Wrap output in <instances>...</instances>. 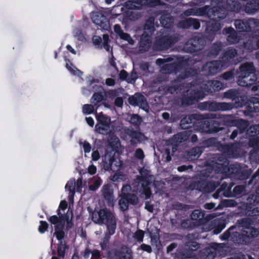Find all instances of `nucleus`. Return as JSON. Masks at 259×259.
Wrapping results in <instances>:
<instances>
[{"instance_id":"nucleus-36","label":"nucleus","mask_w":259,"mask_h":259,"mask_svg":"<svg viewBox=\"0 0 259 259\" xmlns=\"http://www.w3.org/2000/svg\"><path fill=\"white\" fill-rule=\"evenodd\" d=\"M180 100L181 105L185 107L192 105L196 102L191 91L182 94Z\"/></svg>"},{"instance_id":"nucleus-23","label":"nucleus","mask_w":259,"mask_h":259,"mask_svg":"<svg viewBox=\"0 0 259 259\" xmlns=\"http://www.w3.org/2000/svg\"><path fill=\"white\" fill-rule=\"evenodd\" d=\"M210 10V7L209 6H205L204 7L197 8H191L185 10L182 15L188 17L190 16H205L208 15L209 11Z\"/></svg>"},{"instance_id":"nucleus-21","label":"nucleus","mask_w":259,"mask_h":259,"mask_svg":"<svg viewBox=\"0 0 259 259\" xmlns=\"http://www.w3.org/2000/svg\"><path fill=\"white\" fill-rule=\"evenodd\" d=\"M122 246L120 249H112L109 253L112 259H133L132 252L131 250L126 249V251L123 250Z\"/></svg>"},{"instance_id":"nucleus-10","label":"nucleus","mask_w":259,"mask_h":259,"mask_svg":"<svg viewBox=\"0 0 259 259\" xmlns=\"http://www.w3.org/2000/svg\"><path fill=\"white\" fill-rule=\"evenodd\" d=\"M205 44V39L202 35L196 33L185 43L183 50L188 53H197L203 49Z\"/></svg>"},{"instance_id":"nucleus-22","label":"nucleus","mask_w":259,"mask_h":259,"mask_svg":"<svg viewBox=\"0 0 259 259\" xmlns=\"http://www.w3.org/2000/svg\"><path fill=\"white\" fill-rule=\"evenodd\" d=\"M178 26L182 29H190L198 30L200 27V23L198 19L188 18L180 20L178 23Z\"/></svg>"},{"instance_id":"nucleus-24","label":"nucleus","mask_w":259,"mask_h":259,"mask_svg":"<svg viewBox=\"0 0 259 259\" xmlns=\"http://www.w3.org/2000/svg\"><path fill=\"white\" fill-rule=\"evenodd\" d=\"M237 55V51L233 47H228L222 55L223 64L229 66L233 64V60Z\"/></svg>"},{"instance_id":"nucleus-33","label":"nucleus","mask_w":259,"mask_h":259,"mask_svg":"<svg viewBox=\"0 0 259 259\" xmlns=\"http://www.w3.org/2000/svg\"><path fill=\"white\" fill-rule=\"evenodd\" d=\"M204 151V146L195 147L187 152V158L191 160H196L199 157Z\"/></svg>"},{"instance_id":"nucleus-15","label":"nucleus","mask_w":259,"mask_h":259,"mask_svg":"<svg viewBox=\"0 0 259 259\" xmlns=\"http://www.w3.org/2000/svg\"><path fill=\"white\" fill-rule=\"evenodd\" d=\"M97 123L95 126V129L97 133L104 134L110 127L111 118L109 116L105 115L103 112H100L96 116Z\"/></svg>"},{"instance_id":"nucleus-41","label":"nucleus","mask_w":259,"mask_h":259,"mask_svg":"<svg viewBox=\"0 0 259 259\" xmlns=\"http://www.w3.org/2000/svg\"><path fill=\"white\" fill-rule=\"evenodd\" d=\"M255 34L251 37L249 38L243 44V47L248 51H252L256 49L255 45L256 38H254Z\"/></svg>"},{"instance_id":"nucleus-60","label":"nucleus","mask_w":259,"mask_h":259,"mask_svg":"<svg viewBox=\"0 0 259 259\" xmlns=\"http://www.w3.org/2000/svg\"><path fill=\"white\" fill-rule=\"evenodd\" d=\"M137 179L141 183V188L148 187L150 184L148 177L138 176Z\"/></svg>"},{"instance_id":"nucleus-59","label":"nucleus","mask_w":259,"mask_h":259,"mask_svg":"<svg viewBox=\"0 0 259 259\" xmlns=\"http://www.w3.org/2000/svg\"><path fill=\"white\" fill-rule=\"evenodd\" d=\"M235 75V71L234 69L226 71L221 75L222 78L226 80L233 79Z\"/></svg>"},{"instance_id":"nucleus-27","label":"nucleus","mask_w":259,"mask_h":259,"mask_svg":"<svg viewBox=\"0 0 259 259\" xmlns=\"http://www.w3.org/2000/svg\"><path fill=\"white\" fill-rule=\"evenodd\" d=\"M184 62L183 61H179L164 65L162 67V70L166 73H177L182 69L184 68Z\"/></svg>"},{"instance_id":"nucleus-1","label":"nucleus","mask_w":259,"mask_h":259,"mask_svg":"<svg viewBox=\"0 0 259 259\" xmlns=\"http://www.w3.org/2000/svg\"><path fill=\"white\" fill-rule=\"evenodd\" d=\"M239 224L244 228L242 233L237 231L236 225L231 226L222 235V240H230L234 243L247 244L250 242L251 238L257 236L258 230L251 225L253 223L250 218H243L238 221Z\"/></svg>"},{"instance_id":"nucleus-38","label":"nucleus","mask_w":259,"mask_h":259,"mask_svg":"<svg viewBox=\"0 0 259 259\" xmlns=\"http://www.w3.org/2000/svg\"><path fill=\"white\" fill-rule=\"evenodd\" d=\"M115 152L112 150L110 152L106 151L104 157V162L107 169L111 168L114 162L116 161Z\"/></svg>"},{"instance_id":"nucleus-42","label":"nucleus","mask_w":259,"mask_h":259,"mask_svg":"<svg viewBox=\"0 0 259 259\" xmlns=\"http://www.w3.org/2000/svg\"><path fill=\"white\" fill-rule=\"evenodd\" d=\"M249 126V122L247 120L239 118L236 124V127L239 131L240 134L243 133L247 129Z\"/></svg>"},{"instance_id":"nucleus-12","label":"nucleus","mask_w":259,"mask_h":259,"mask_svg":"<svg viewBox=\"0 0 259 259\" xmlns=\"http://www.w3.org/2000/svg\"><path fill=\"white\" fill-rule=\"evenodd\" d=\"M236 29L240 32H249L252 27L259 26V20L253 18L248 19H237L234 21Z\"/></svg>"},{"instance_id":"nucleus-5","label":"nucleus","mask_w":259,"mask_h":259,"mask_svg":"<svg viewBox=\"0 0 259 259\" xmlns=\"http://www.w3.org/2000/svg\"><path fill=\"white\" fill-rule=\"evenodd\" d=\"M217 118L214 113H193L183 117L180 121V125L182 129L191 130L192 128L199 129L200 123L204 119H210Z\"/></svg>"},{"instance_id":"nucleus-64","label":"nucleus","mask_w":259,"mask_h":259,"mask_svg":"<svg viewBox=\"0 0 259 259\" xmlns=\"http://www.w3.org/2000/svg\"><path fill=\"white\" fill-rule=\"evenodd\" d=\"M101 184L102 180L100 178L96 179L93 183L89 186V189L91 191H95L100 187Z\"/></svg>"},{"instance_id":"nucleus-32","label":"nucleus","mask_w":259,"mask_h":259,"mask_svg":"<svg viewBox=\"0 0 259 259\" xmlns=\"http://www.w3.org/2000/svg\"><path fill=\"white\" fill-rule=\"evenodd\" d=\"M259 11V0H250L246 3L244 11L248 14H254Z\"/></svg>"},{"instance_id":"nucleus-13","label":"nucleus","mask_w":259,"mask_h":259,"mask_svg":"<svg viewBox=\"0 0 259 259\" xmlns=\"http://www.w3.org/2000/svg\"><path fill=\"white\" fill-rule=\"evenodd\" d=\"M222 122L214 120L202 121L199 124V131L206 133H217L224 129Z\"/></svg>"},{"instance_id":"nucleus-29","label":"nucleus","mask_w":259,"mask_h":259,"mask_svg":"<svg viewBox=\"0 0 259 259\" xmlns=\"http://www.w3.org/2000/svg\"><path fill=\"white\" fill-rule=\"evenodd\" d=\"M125 133L131 138L130 142L132 145L140 143L142 141V138L143 136L141 132L134 130L132 127L125 128Z\"/></svg>"},{"instance_id":"nucleus-52","label":"nucleus","mask_w":259,"mask_h":259,"mask_svg":"<svg viewBox=\"0 0 259 259\" xmlns=\"http://www.w3.org/2000/svg\"><path fill=\"white\" fill-rule=\"evenodd\" d=\"M216 226L214 228L213 232L215 234L220 233L226 227V223L224 221L218 220L215 222Z\"/></svg>"},{"instance_id":"nucleus-3","label":"nucleus","mask_w":259,"mask_h":259,"mask_svg":"<svg viewBox=\"0 0 259 259\" xmlns=\"http://www.w3.org/2000/svg\"><path fill=\"white\" fill-rule=\"evenodd\" d=\"M92 221L96 224L102 225L105 224L109 235H113L117 227L115 215L111 211L106 208L95 210L92 214Z\"/></svg>"},{"instance_id":"nucleus-14","label":"nucleus","mask_w":259,"mask_h":259,"mask_svg":"<svg viewBox=\"0 0 259 259\" xmlns=\"http://www.w3.org/2000/svg\"><path fill=\"white\" fill-rule=\"evenodd\" d=\"M124 187H122L121 193L120 195V199L118 201L120 210L122 211L128 209V204L136 205L138 203V197L135 194L125 193L123 192Z\"/></svg>"},{"instance_id":"nucleus-54","label":"nucleus","mask_w":259,"mask_h":259,"mask_svg":"<svg viewBox=\"0 0 259 259\" xmlns=\"http://www.w3.org/2000/svg\"><path fill=\"white\" fill-rule=\"evenodd\" d=\"M65 188L69 191L72 195H74L75 192V180L69 181L65 186Z\"/></svg>"},{"instance_id":"nucleus-63","label":"nucleus","mask_w":259,"mask_h":259,"mask_svg":"<svg viewBox=\"0 0 259 259\" xmlns=\"http://www.w3.org/2000/svg\"><path fill=\"white\" fill-rule=\"evenodd\" d=\"M247 201L251 202L254 205H257L259 204V194L257 193L251 194L247 198Z\"/></svg>"},{"instance_id":"nucleus-2","label":"nucleus","mask_w":259,"mask_h":259,"mask_svg":"<svg viewBox=\"0 0 259 259\" xmlns=\"http://www.w3.org/2000/svg\"><path fill=\"white\" fill-rule=\"evenodd\" d=\"M239 75L237 83L239 85L251 88L254 92H259V81H256V76L254 73L255 68L252 62H246L239 67Z\"/></svg>"},{"instance_id":"nucleus-34","label":"nucleus","mask_w":259,"mask_h":259,"mask_svg":"<svg viewBox=\"0 0 259 259\" xmlns=\"http://www.w3.org/2000/svg\"><path fill=\"white\" fill-rule=\"evenodd\" d=\"M238 172H239L237 174L236 179L238 180H246L250 177L252 171L248 168L247 165L242 164L240 170H238Z\"/></svg>"},{"instance_id":"nucleus-57","label":"nucleus","mask_w":259,"mask_h":259,"mask_svg":"<svg viewBox=\"0 0 259 259\" xmlns=\"http://www.w3.org/2000/svg\"><path fill=\"white\" fill-rule=\"evenodd\" d=\"M210 83H211V80L206 81L201 84L200 89L204 90L206 94L213 93V90L212 89V84Z\"/></svg>"},{"instance_id":"nucleus-25","label":"nucleus","mask_w":259,"mask_h":259,"mask_svg":"<svg viewBox=\"0 0 259 259\" xmlns=\"http://www.w3.org/2000/svg\"><path fill=\"white\" fill-rule=\"evenodd\" d=\"M151 35L147 32H143L139 41V50L142 53L148 51L152 44Z\"/></svg>"},{"instance_id":"nucleus-47","label":"nucleus","mask_w":259,"mask_h":259,"mask_svg":"<svg viewBox=\"0 0 259 259\" xmlns=\"http://www.w3.org/2000/svg\"><path fill=\"white\" fill-rule=\"evenodd\" d=\"M67 246L65 242H59L57 245V255L62 259L65 257L66 249Z\"/></svg>"},{"instance_id":"nucleus-31","label":"nucleus","mask_w":259,"mask_h":259,"mask_svg":"<svg viewBox=\"0 0 259 259\" xmlns=\"http://www.w3.org/2000/svg\"><path fill=\"white\" fill-rule=\"evenodd\" d=\"M241 165V163H235L227 166L226 165L223 166L222 172L226 173L229 176L236 179L237 174L239 172L238 170H240Z\"/></svg>"},{"instance_id":"nucleus-16","label":"nucleus","mask_w":259,"mask_h":259,"mask_svg":"<svg viewBox=\"0 0 259 259\" xmlns=\"http://www.w3.org/2000/svg\"><path fill=\"white\" fill-rule=\"evenodd\" d=\"M224 66V64L221 60H214L204 64L202 67V71L206 76L213 75L220 72Z\"/></svg>"},{"instance_id":"nucleus-46","label":"nucleus","mask_w":259,"mask_h":259,"mask_svg":"<svg viewBox=\"0 0 259 259\" xmlns=\"http://www.w3.org/2000/svg\"><path fill=\"white\" fill-rule=\"evenodd\" d=\"M105 100L102 92H95L91 98V102L94 106H97L99 103Z\"/></svg>"},{"instance_id":"nucleus-28","label":"nucleus","mask_w":259,"mask_h":259,"mask_svg":"<svg viewBox=\"0 0 259 259\" xmlns=\"http://www.w3.org/2000/svg\"><path fill=\"white\" fill-rule=\"evenodd\" d=\"M199 247V244L195 241H190L186 242L184 245L185 249L183 252H185V250L187 251L186 253H182V257L185 258H189L192 252L193 251L197 250Z\"/></svg>"},{"instance_id":"nucleus-51","label":"nucleus","mask_w":259,"mask_h":259,"mask_svg":"<svg viewBox=\"0 0 259 259\" xmlns=\"http://www.w3.org/2000/svg\"><path fill=\"white\" fill-rule=\"evenodd\" d=\"M222 45L221 42L214 43L210 49V53L213 56H217L222 49Z\"/></svg>"},{"instance_id":"nucleus-48","label":"nucleus","mask_w":259,"mask_h":259,"mask_svg":"<svg viewBox=\"0 0 259 259\" xmlns=\"http://www.w3.org/2000/svg\"><path fill=\"white\" fill-rule=\"evenodd\" d=\"M205 213L199 209H195L190 214V218L194 221H200L203 219Z\"/></svg>"},{"instance_id":"nucleus-55","label":"nucleus","mask_w":259,"mask_h":259,"mask_svg":"<svg viewBox=\"0 0 259 259\" xmlns=\"http://www.w3.org/2000/svg\"><path fill=\"white\" fill-rule=\"evenodd\" d=\"M212 84V89L213 90V92L215 93L216 92H219L224 88V84L221 81L217 80H211Z\"/></svg>"},{"instance_id":"nucleus-7","label":"nucleus","mask_w":259,"mask_h":259,"mask_svg":"<svg viewBox=\"0 0 259 259\" xmlns=\"http://www.w3.org/2000/svg\"><path fill=\"white\" fill-rule=\"evenodd\" d=\"M163 3L161 0H131L125 3V7L127 9L125 12L126 16L130 20H134L132 10H140L143 6L154 8L162 6Z\"/></svg>"},{"instance_id":"nucleus-43","label":"nucleus","mask_w":259,"mask_h":259,"mask_svg":"<svg viewBox=\"0 0 259 259\" xmlns=\"http://www.w3.org/2000/svg\"><path fill=\"white\" fill-rule=\"evenodd\" d=\"M239 91L236 89H230L224 93V97L229 99L234 103L239 94Z\"/></svg>"},{"instance_id":"nucleus-8","label":"nucleus","mask_w":259,"mask_h":259,"mask_svg":"<svg viewBox=\"0 0 259 259\" xmlns=\"http://www.w3.org/2000/svg\"><path fill=\"white\" fill-rule=\"evenodd\" d=\"M178 41V37L175 34L167 32L159 35L153 45L154 50L156 51H166L171 48Z\"/></svg>"},{"instance_id":"nucleus-39","label":"nucleus","mask_w":259,"mask_h":259,"mask_svg":"<svg viewBox=\"0 0 259 259\" xmlns=\"http://www.w3.org/2000/svg\"><path fill=\"white\" fill-rule=\"evenodd\" d=\"M155 18L153 16H151L146 20L144 26V32H147L148 34L152 35L155 30L154 27Z\"/></svg>"},{"instance_id":"nucleus-44","label":"nucleus","mask_w":259,"mask_h":259,"mask_svg":"<svg viewBox=\"0 0 259 259\" xmlns=\"http://www.w3.org/2000/svg\"><path fill=\"white\" fill-rule=\"evenodd\" d=\"M159 21L162 26L165 28L170 27L172 23L171 17L167 14L162 15L159 18Z\"/></svg>"},{"instance_id":"nucleus-35","label":"nucleus","mask_w":259,"mask_h":259,"mask_svg":"<svg viewBox=\"0 0 259 259\" xmlns=\"http://www.w3.org/2000/svg\"><path fill=\"white\" fill-rule=\"evenodd\" d=\"M238 172H239L237 174L236 179L238 180H246L250 177L252 171L248 168L247 165L242 164L240 170H238Z\"/></svg>"},{"instance_id":"nucleus-19","label":"nucleus","mask_w":259,"mask_h":259,"mask_svg":"<svg viewBox=\"0 0 259 259\" xmlns=\"http://www.w3.org/2000/svg\"><path fill=\"white\" fill-rule=\"evenodd\" d=\"M101 193L108 206H113L114 197L112 185L110 183L104 184L101 189Z\"/></svg>"},{"instance_id":"nucleus-18","label":"nucleus","mask_w":259,"mask_h":259,"mask_svg":"<svg viewBox=\"0 0 259 259\" xmlns=\"http://www.w3.org/2000/svg\"><path fill=\"white\" fill-rule=\"evenodd\" d=\"M129 104L134 106H139L145 111H147L149 106L145 97L140 93H135L128 98Z\"/></svg>"},{"instance_id":"nucleus-17","label":"nucleus","mask_w":259,"mask_h":259,"mask_svg":"<svg viewBox=\"0 0 259 259\" xmlns=\"http://www.w3.org/2000/svg\"><path fill=\"white\" fill-rule=\"evenodd\" d=\"M222 28L220 22L216 20H211L207 23L205 29L206 37L210 40H213L215 35L219 33Z\"/></svg>"},{"instance_id":"nucleus-30","label":"nucleus","mask_w":259,"mask_h":259,"mask_svg":"<svg viewBox=\"0 0 259 259\" xmlns=\"http://www.w3.org/2000/svg\"><path fill=\"white\" fill-rule=\"evenodd\" d=\"M197 70L192 68H188L185 69L181 72L173 81L172 83L181 82L184 79L190 77H193L197 75Z\"/></svg>"},{"instance_id":"nucleus-37","label":"nucleus","mask_w":259,"mask_h":259,"mask_svg":"<svg viewBox=\"0 0 259 259\" xmlns=\"http://www.w3.org/2000/svg\"><path fill=\"white\" fill-rule=\"evenodd\" d=\"M219 118H222L223 125L227 127H236L238 121V119L233 115H221L219 117Z\"/></svg>"},{"instance_id":"nucleus-49","label":"nucleus","mask_w":259,"mask_h":259,"mask_svg":"<svg viewBox=\"0 0 259 259\" xmlns=\"http://www.w3.org/2000/svg\"><path fill=\"white\" fill-rule=\"evenodd\" d=\"M219 186V183L214 181L207 182L204 187V191L208 193L212 192Z\"/></svg>"},{"instance_id":"nucleus-26","label":"nucleus","mask_w":259,"mask_h":259,"mask_svg":"<svg viewBox=\"0 0 259 259\" xmlns=\"http://www.w3.org/2000/svg\"><path fill=\"white\" fill-rule=\"evenodd\" d=\"M223 32L227 35V41L229 44H236L240 40L236 31L232 27H226Z\"/></svg>"},{"instance_id":"nucleus-45","label":"nucleus","mask_w":259,"mask_h":259,"mask_svg":"<svg viewBox=\"0 0 259 259\" xmlns=\"http://www.w3.org/2000/svg\"><path fill=\"white\" fill-rule=\"evenodd\" d=\"M55 232L54 235L56 236L57 240H59V242H65L63 239L65 237V232L63 231L64 227L61 226L58 227V226H55Z\"/></svg>"},{"instance_id":"nucleus-56","label":"nucleus","mask_w":259,"mask_h":259,"mask_svg":"<svg viewBox=\"0 0 259 259\" xmlns=\"http://www.w3.org/2000/svg\"><path fill=\"white\" fill-rule=\"evenodd\" d=\"M142 121V119L141 117L138 114H132L130 120V122L131 124L137 126H139Z\"/></svg>"},{"instance_id":"nucleus-58","label":"nucleus","mask_w":259,"mask_h":259,"mask_svg":"<svg viewBox=\"0 0 259 259\" xmlns=\"http://www.w3.org/2000/svg\"><path fill=\"white\" fill-rule=\"evenodd\" d=\"M246 186L244 185H237L235 186L233 190V195L237 197L245 191Z\"/></svg>"},{"instance_id":"nucleus-11","label":"nucleus","mask_w":259,"mask_h":259,"mask_svg":"<svg viewBox=\"0 0 259 259\" xmlns=\"http://www.w3.org/2000/svg\"><path fill=\"white\" fill-rule=\"evenodd\" d=\"M246 133L249 138V146L253 148L250 152L257 153L259 152V123L251 125Z\"/></svg>"},{"instance_id":"nucleus-6","label":"nucleus","mask_w":259,"mask_h":259,"mask_svg":"<svg viewBox=\"0 0 259 259\" xmlns=\"http://www.w3.org/2000/svg\"><path fill=\"white\" fill-rule=\"evenodd\" d=\"M234 104L236 107L245 106L243 112L246 116H253V113L259 111V98L252 97L248 99L246 95H241L240 92Z\"/></svg>"},{"instance_id":"nucleus-62","label":"nucleus","mask_w":259,"mask_h":259,"mask_svg":"<svg viewBox=\"0 0 259 259\" xmlns=\"http://www.w3.org/2000/svg\"><path fill=\"white\" fill-rule=\"evenodd\" d=\"M94 105L92 104H84L82 107V112L84 114H91L94 111Z\"/></svg>"},{"instance_id":"nucleus-40","label":"nucleus","mask_w":259,"mask_h":259,"mask_svg":"<svg viewBox=\"0 0 259 259\" xmlns=\"http://www.w3.org/2000/svg\"><path fill=\"white\" fill-rule=\"evenodd\" d=\"M219 244H214L213 246L208 247L205 249L206 257L207 259H213L217 255V251L219 250L218 247Z\"/></svg>"},{"instance_id":"nucleus-9","label":"nucleus","mask_w":259,"mask_h":259,"mask_svg":"<svg viewBox=\"0 0 259 259\" xmlns=\"http://www.w3.org/2000/svg\"><path fill=\"white\" fill-rule=\"evenodd\" d=\"M234 107L232 103L227 102H218L215 101L208 100L200 102L198 104V108L201 111L217 112L225 111L232 110Z\"/></svg>"},{"instance_id":"nucleus-50","label":"nucleus","mask_w":259,"mask_h":259,"mask_svg":"<svg viewBox=\"0 0 259 259\" xmlns=\"http://www.w3.org/2000/svg\"><path fill=\"white\" fill-rule=\"evenodd\" d=\"M195 102L198 101L199 100L203 99L206 95V93L204 90L201 89L200 90H194L191 91Z\"/></svg>"},{"instance_id":"nucleus-61","label":"nucleus","mask_w":259,"mask_h":259,"mask_svg":"<svg viewBox=\"0 0 259 259\" xmlns=\"http://www.w3.org/2000/svg\"><path fill=\"white\" fill-rule=\"evenodd\" d=\"M66 68L69 72L73 75L76 74V72H81V71L75 67L70 60H68V62L66 64Z\"/></svg>"},{"instance_id":"nucleus-20","label":"nucleus","mask_w":259,"mask_h":259,"mask_svg":"<svg viewBox=\"0 0 259 259\" xmlns=\"http://www.w3.org/2000/svg\"><path fill=\"white\" fill-rule=\"evenodd\" d=\"M238 146L236 143L230 144H221L219 147L220 151L230 158L237 157L238 156Z\"/></svg>"},{"instance_id":"nucleus-53","label":"nucleus","mask_w":259,"mask_h":259,"mask_svg":"<svg viewBox=\"0 0 259 259\" xmlns=\"http://www.w3.org/2000/svg\"><path fill=\"white\" fill-rule=\"evenodd\" d=\"M183 85L181 84H175L174 85H168L166 90L167 91L171 94H174L175 93H178L179 91L182 90Z\"/></svg>"},{"instance_id":"nucleus-4","label":"nucleus","mask_w":259,"mask_h":259,"mask_svg":"<svg viewBox=\"0 0 259 259\" xmlns=\"http://www.w3.org/2000/svg\"><path fill=\"white\" fill-rule=\"evenodd\" d=\"M217 5L209 10L211 20H220L226 18L229 12H236V2L233 0H218Z\"/></svg>"}]
</instances>
